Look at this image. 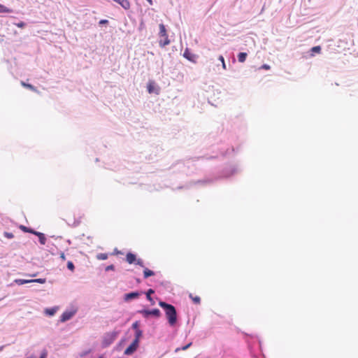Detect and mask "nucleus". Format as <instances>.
Listing matches in <instances>:
<instances>
[{
  "mask_svg": "<svg viewBox=\"0 0 358 358\" xmlns=\"http://www.w3.org/2000/svg\"><path fill=\"white\" fill-rule=\"evenodd\" d=\"M189 298L192 300L194 303L195 304H199L201 302V299L198 296H193L192 294H189Z\"/></svg>",
  "mask_w": 358,
  "mask_h": 358,
  "instance_id": "obj_27",
  "label": "nucleus"
},
{
  "mask_svg": "<svg viewBox=\"0 0 358 358\" xmlns=\"http://www.w3.org/2000/svg\"><path fill=\"white\" fill-rule=\"evenodd\" d=\"M114 270H115V266L113 264H110L105 268L106 271H114Z\"/></svg>",
  "mask_w": 358,
  "mask_h": 358,
  "instance_id": "obj_40",
  "label": "nucleus"
},
{
  "mask_svg": "<svg viewBox=\"0 0 358 358\" xmlns=\"http://www.w3.org/2000/svg\"><path fill=\"white\" fill-rule=\"evenodd\" d=\"M189 162H185L183 161L179 160L177 161L176 163L173 164L170 167L171 169L173 170V172H181L182 173H185L186 175L190 174V171H189Z\"/></svg>",
  "mask_w": 358,
  "mask_h": 358,
  "instance_id": "obj_4",
  "label": "nucleus"
},
{
  "mask_svg": "<svg viewBox=\"0 0 358 358\" xmlns=\"http://www.w3.org/2000/svg\"><path fill=\"white\" fill-rule=\"evenodd\" d=\"M4 236L6 238H8L9 239H11L14 237V235L13 234V233L11 232H7V231H5L4 234H3Z\"/></svg>",
  "mask_w": 358,
  "mask_h": 358,
  "instance_id": "obj_36",
  "label": "nucleus"
},
{
  "mask_svg": "<svg viewBox=\"0 0 358 358\" xmlns=\"http://www.w3.org/2000/svg\"><path fill=\"white\" fill-rule=\"evenodd\" d=\"M136 281H137V282H138V283H139V282H141V280H140L139 278H136Z\"/></svg>",
  "mask_w": 358,
  "mask_h": 358,
  "instance_id": "obj_53",
  "label": "nucleus"
},
{
  "mask_svg": "<svg viewBox=\"0 0 358 358\" xmlns=\"http://www.w3.org/2000/svg\"><path fill=\"white\" fill-rule=\"evenodd\" d=\"M146 1L149 3L150 5H151V6L153 5L152 0H146Z\"/></svg>",
  "mask_w": 358,
  "mask_h": 358,
  "instance_id": "obj_46",
  "label": "nucleus"
},
{
  "mask_svg": "<svg viewBox=\"0 0 358 358\" xmlns=\"http://www.w3.org/2000/svg\"><path fill=\"white\" fill-rule=\"evenodd\" d=\"M215 156H210V157H207V159H213V158H215Z\"/></svg>",
  "mask_w": 358,
  "mask_h": 358,
  "instance_id": "obj_52",
  "label": "nucleus"
},
{
  "mask_svg": "<svg viewBox=\"0 0 358 358\" xmlns=\"http://www.w3.org/2000/svg\"><path fill=\"white\" fill-rule=\"evenodd\" d=\"M97 358H105L103 355H99Z\"/></svg>",
  "mask_w": 358,
  "mask_h": 358,
  "instance_id": "obj_51",
  "label": "nucleus"
},
{
  "mask_svg": "<svg viewBox=\"0 0 358 358\" xmlns=\"http://www.w3.org/2000/svg\"><path fill=\"white\" fill-rule=\"evenodd\" d=\"M120 333V330H114L104 334L101 341V347L103 348L109 347L116 340Z\"/></svg>",
  "mask_w": 358,
  "mask_h": 358,
  "instance_id": "obj_3",
  "label": "nucleus"
},
{
  "mask_svg": "<svg viewBox=\"0 0 358 358\" xmlns=\"http://www.w3.org/2000/svg\"><path fill=\"white\" fill-rule=\"evenodd\" d=\"M203 158H204V157L202 156V157H194L192 159H193V161H196V160L203 159Z\"/></svg>",
  "mask_w": 358,
  "mask_h": 358,
  "instance_id": "obj_45",
  "label": "nucleus"
},
{
  "mask_svg": "<svg viewBox=\"0 0 358 358\" xmlns=\"http://www.w3.org/2000/svg\"><path fill=\"white\" fill-rule=\"evenodd\" d=\"M114 252H115V254H119L120 252V251H118L117 248H115V250H114Z\"/></svg>",
  "mask_w": 358,
  "mask_h": 358,
  "instance_id": "obj_48",
  "label": "nucleus"
},
{
  "mask_svg": "<svg viewBox=\"0 0 358 358\" xmlns=\"http://www.w3.org/2000/svg\"><path fill=\"white\" fill-rule=\"evenodd\" d=\"M159 306L164 310L169 324L171 327H174L178 321L175 306L163 301H159Z\"/></svg>",
  "mask_w": 358,
  "mask_h": 358,
  "instance_id": "obj_2",
  "label": "nucleus"
},
{
  "mask_svg": "<svg viewBox=\"0 0 358 358\" xmlns=\"http://www.w3.org/2000/svg\"><path fill=\"white\" fill-rule=\"evenodd\" d=\"M115 3L120 5L124 10H129L131 7L130 2L128 0H117Z\"/></svg>",
  "mask_w": 358,
  "mask_h": 358,
  "instance_id": "obj_13",
  "label": "nucleus"
},
{
  "mask_svg": "<svg viewBox=\"0 0 358 358\" xmlns=\"http://www.w3.org/2000/svg\"><path fill=\"white\" fill-rule=\"evenodd\" d=\"M182 188H184V186H178V187H177V189H182Z\"/></svg>",
  "mask_w": 358,
  "mask_h": 358,
  "instance_id": "obj_50",
  "label": "nucleus"
},
{
  "mask_svg": "<svg viewBox=\"0 0 358 358\" xmlns=\"http://www.w3.org/2000/svg\"><path fill=\"white\" fill-rule=\"evenodd\" d=\"M50 237H51V238H62V236H57V237H56L55 236H51Z\"/></svg>",
  "mask_w": 358,
  "mask_h": 358,
  "instance_id": "obj_49",
  "label": "nucleus"
},
{
  "mask_svg": "<svg viewBox=\"0 0 358 358\" xmlns=\"http://www.w3.org/2000/svg\"><path fill=\"white\" fill-rule=\"evenodd\" d=\"M139 345L140 344L138 343L132 341V342L124 350V354L127 356L133 355L138 350Z\"/></svg>",
  "mask_w": 358,
  "mask_h": 358,
  "instance_id": "obj_9",
  "label": "nucleus"
},
{
  "mask_svg": "<svg viewBox=\"0 0 358 358\" xmlns=\"http://www.w3.org/2000/svg\"><path fill=\"white\" fill-rule=\"evenodd\" d=\"M59 255H60V258L63 261H64L66 259V256H65L64 253L63 252H60Z\"/></svg>",
  "mask_w": 358,
  "mask_h": 358,
  "instance_id": "obj_42",
  "label": "nucleus"
},
{
  "mask_svg": "<svg viewBox=\"0 0 358 358\" xmlns=\"http://www.w3.org/2000/svg\"><path fill=\"white\" fill-rule=\"evenodd\" d=\"M107 253H99L96 255V258L99 260H106L108 259Z\"/></svg>",
  "mask_w": 358,
  "mask_h": 358,
  "instance_id": "obj_31",
  "label": "nucleus"
},
{
  "mask_svg": "<svg viewBox=\"0 0 358 358\" xmlns=\"http://www.w3.org/2000/svg\"><path fill=\"white\" fill-rule=\"evenodd\" d=\"M47 247L49 248L50 249H48V250L52 254V255H55V252L52 251V247H55L56 248L55 245L54 243H51L50 245V243H48L47 245Z\"/></svg>",
  "mask_w": 358,
  "mask_h": 358,
  "instance_id": "obj_37",
  "label": "nucleus"
},
{
  "mask_svg": "<svg viewBox=\"0 0 358 358\" xmlns=\"http://www.w3.org/2000/svg\"><path fill=\"white\" fill-rule=\"evenodd\" d=\"M31 283V279L27 280V279H15L13 282L10 285V286H13L14 284H16L17 285H22L24 284Z\"/></svg>",
  "mask_w": 358,
  "mask_h": 358,
  "instance_id": "obj_15",
  "label": "nucleus"
},
{
  "mask_svg": "<svg viewBox=\"0 0 358 358\" xmlns=\"http://www.w3.org/2000/svg\"><path fill=\"white\" fill-rule=\"evenodd\" d=\"M108 23H109V21L106 19H102V20H99V24L100 26L107 25Z\"/></svg>",
  "mask_w": 358,
  "mask_h": 358,
  "instance_id": "obj_35",
  "label": "nucleus"
},
{
  "mask_svg": "<svg viewBox=\"0 0 358 358\" xmlns=\"http://www.w3.org/2000/svg\"><path fill=\"white\" fill-rule=\"evenodd\" d=\"M3 346H0V352L3 350Z\"/></svg>",
  "mask_w": 358,
  "mask_h": 358,
  "instance_id": "obj_54",
  "label": "nucleus"
},
{
  "mask_svg": "<svg viewBox=\"0 0 358 358\" xmlns=\"http://www.w3.org/2000/svg\"><path fill=\"white\" fill-rule=\"evenodd\" d=\"M27 358H31V357H27Z\"/></svg>",
  "mask_w": 358,
  "mask_h": 358,
  "instance_id": "obj_58",
  "label": "nucleus"
},
{
  "mask_svg": "<svg viewBox=\"0 0 358 358\" xmlns=\"http://www.w3.org/2000/svg\"><path fill=\"white\" fill-rule=\"evenodd\" d=\"M218 60L222 62V66L224 69H227V66H226V64H225V61H224V58L222 55H220L219 57H218Z\"/></svg>",
  "mask_w": 358,
  "mask_h": 358,
  "instance_id": "obj_33",
  "label": "nucleus"
},
{
  "mask_svg": "<svg viewBox=\"0 0 358 358\" xmlns=\"http://www.w3.org/2000/svg\"><path fill=\"white\" fill-rule=\"evenodd\" d=\"M77 313V309L66 310L59 317L60 322H66L70 320Z\"/></svg>",
  "mask_w": 358,
  "mask_h": 358,
  "instance_id": "obj_7",
  "label": "nucleus"
},
{
  "mask_svg": "<svg viewBox=\"0 0 358 358\" xmlns=\"http://www.w3.org/2000/svg\"><path fill=\"white\" fill-rule=\"evenodd\" d=\"M159 36L160 37L168 36L165 25L162 23V24H159Z\"/></svg>",
  "mask_w": 358,
  "mask_h": 358,
  "instance_id": "obj_19",
  "label": "nucleus"
},
{
  "mask_svg": "<svg viewBox=\"0 0 358 358\" xmlns=\"http://www.w3.org/2000/svg\"><path fill=\"white\" fill-rule=\"evenodd\" d=\"M80 224V219H74V222L73 223L71 224V227H76L78 226H79V224Z\"/></svg>",
  "mask_w": 358,
  "mask_h": 358,
  "instance_id": "obj_39",
  "label": "nucleus"
},
{
  "mask_svg": "<svg viewBox=\"0 0 358 358\" xmlns=\"http://www.w3.org/2000/svg\"><path fill=\"white\" fill-rule=\"evenodd\" d=\"M65 223H66L69 226H71L69 223L67 222V221H65Z\"/></svg>",
  "mask_w": 358,
  "mask_h": 358,
  "instance_id": "obj_55",
  "label": "nucleus"
},
{
  "mask_svg": "<svg viewBox=\"0 0 358 358\" xmlns=\"http://www.w3.org/2000/svg\"><path fill=\"white\" fill-rule=\"evenodd\" d=\"M15 25L19 28H24L26 27L27 24L24 22L20 21L16 23Z\"/></svg>",
  "mask_w": 358,
  "mask_h": 358,
  "instance_id": "obj_38",
  "label": "nucleus"
},
{
  "mask_svg": "<svg viewBox=\"0 0 358 358\" xmlns=\"http://www.w3.org/2000/svg\"><path fill=\"white\" fill-rule=\"evenodd\" d=\"M143 335V331L142 330H137L134 331V341L140 344L141 339L142 338Z\"/></svg>",
  "mask_w": 358,
  "mask_h": 358,
  "instance_id": "obj_18",
  "label": "nucleus"
},
{
  "mask_svg": "<svg viewBox=\"0 0 358 358\" xmlns=\"http://www.w3.org/2000/svg\"><path fill=\"white\" fill-rule=\"evenodd\" d=\"M147 90L150 94H159V87L156 85L153 80H150L147 84Z\"/></svg>",
  "mask_w": 358,
  "mask_h": 358,
  "instance_id": "obj_10",
  "label": "nucleus"
},
{
  "mask_svg": "<svg viewBox=\"0 0 358 358\" xmlns=\"http://www.w3.org/2000/svg\"><path fill=\"white\" fill-rule=\"evenodd\" d=\"M113 1L115 2L117 0H113Z\"/></svg>",
  "mask_w": 358,
  "mask_h": 358,
  "instance_id": "obj_57",
  "label": "nucleus"
},
{
  "mask_svg": "<svg viewBox=\"0 0 358 358\" xmlns=\"http://www.w3.org/2000/svg\"><path fill=\"white\" fill-rule=\"evenodd\" d=\"M23 275H25V276H29V277H32V278H34V277H36V276L38 275V273H32V274H30V273H24Z\"/></svg>",
  "mask_w": 358,
  "mask_h": 358,
  "instance_id": "obj_41",
  "label": "nucleus"
},
{
  "mask_svg": "<svg viewBox=\"0 0 358 358\" xmlns=\"http://www.w3.org/2000/svg\"><path fill=\"white\" fill-rule=\"evenodd\" d=\"M140 321H135L132 325H131V329L135 331H137V330H141L139 327H140Z\"/></svg>",
  "mask_w": 358,
  "mask_h": 358,
  "instance_id": "obj_30",
  "label": "nucleus"
},
{
  "mask_svg": "<svg viewBox=\"0 0 358 358\" xmlns=\"http://www.w3.org/2000/svg\"><path fill=\"white\" fill-rule=\"evenodd\" d=\"M164 38V40H160L159 42V46L162 48L165 47L170 43V40L169 39L168 36Z\"/></svg>",
  "mask_w": 358,
  "mask_h": 358,
  "instance_id": "obj_26",
  "label": "nucleus"
},
{
  "mask_svg": "<svg viewBox=\"0 0 358 358\" xmlns=\"http://www.w3.org/2000/svg\"><path fill=\"white\" fill-rule=\"evenodd\" d=\"M247 56V52H240L237 55L238 61L241 63L244 62L246 60Z\"/></svg>",
  "mask_w": 358,
  "mask_h": 358,
  "instance_id": "obj_21",
  "label": "nucleus"
},
{
  "mask_svg": "<svg viewBox=\"0 0 358 358\" xmlns=\"http://www.w3.org/2000/svg\"><path fill=\"white\" fill-rule=\"evenodd\" d=\"M20 229L23 232L29 233V234H34V233L36 232V231L34 229L31 228V227H26V226H24V225H20Z\"/></svg>",
  "mask_w": 358,
  "mask_h": 358,
  "instance_id": "obj_20",
  "label": "nucleus"
},
{
  "mask_svg": "<svg viewBox=\"0 0 358 358\" xmlns=\"http://www.w3.org/2000/svg\"><path fill=\"white\" fill-rule=\"evenodd\" d=\"M183 57L190 62H195L196 55L189 48H186L183 52Z\"/></svg>",
  "mask_w": 358,
  "mask_h": 358,
  "instance_id": "obj_11",
  "label": "nucleus"
},
{
  "mask_svg": "<svg viewBox=\"0 0 358 358\" xmlns=\"http://www.w3.org/2000/svg\"><path fill=\"white\" fill-rule=\"evenodd\" d=\"M38 358H47V353L45 352H42Z\"/></svg>",
  "mask_w": 358,
  "mask_h": 358,
  "instance_id": "obj_44",
  "label": "nucleus"
},
{
  "mask_svg": "<svg viewBox=\"0 0 358 358\" xmlns=\"http://www.w3.org/2000/svg\"><path fill=\"white\" fill-rule=\"evenodd\" d=\"M257 341H258V343L259 344V348H262L261 341L259 339V338H257Z\"/></svg>",
  "mask_w": 358,
  "mask_h": 358,
  "instance_id": "obj_47",
  "label": "nucleus"
},
{
  "mask_svg": "<svg viewBox=\"0 0 358 358\" xmlns=\"http://www.w3.org/2000/svg\"><path fill=\"white\" fill-rule=\"evenodd\" d=\"M91 349H89L87 350H85V351H83L80 354V357H86L88 354H90L91 352Z\"/></svg>",
  "mask_w": 358,
  "mask_h": 358,
  "instance_id": "obj_34",
  "label": "nucleus"
},
{
  "mask_svg": "<svg viewBox=\"0 0 358 358\" xmlns=\"http://www.w3.org/2000/svg\"><path fill=\"white\" fill-rule=\"evenodd\" d=\"M34 235L38 238V242L40 244L45 245L46 243L47 238L45 234L36 231V232L34 233Z\"/></svg>",
  "mask_w": 358,
  "mask_h": 358,
  "instance_id": "obj_12",
  "label": "nucleus"
},
{
  "mask_svg": "<svg viewBox=\"0 0 358 358\" xmlns=\"http://www.w3.org/2000/svg\"><path fill=\"white\" fill-rule=\"evenodd\" d=\"M155 275V272L148 268H145L143 270V277L144 278H148Z\"/></svg>",
  "mask_w": 358,
  "mask_h": 358,
  "instance_id": "obj_22",
  "label": "nucleus"
},
{
  "mask_svg": "<svg viewBox=\"0 0 358 358\" xmlns=\"http://www.w3.org/2000/svg\"><path fill=\"white\" fill-rule=\"evenodd\" d=\"M126 261L129 264H136V265H138L140 266L141 267H144V263H143V261L140 259V258H137L136 257V255L131 252H129L127 253L126 255Z\"/></svg>",
  "mask_w": 358,
  "mask_h": 358,
  "instance_id": "obj_6",
  "label": "nucleus"
},
{
  "mask_svg": "<svg viewBox=\"0 0 358 358\" xmlns=\"http://www.w3.org/2000/svg\"><path fill=\"white\" fill-rule=\"evenodd\" d=\"M58 310V307L57 306H53V307H51V308H45V313L46 315L49 316V317H52V316H54L55 315V313H57Z\"/></svg>",
  "mask_w": 358,
  "mask_h": 358,
  "instance_id": "obj_14",
  "label": "nucleus"
},
{
  "mask_svg": "<svg viewBox=\"0 0 358 358\" xmlns=\"http://www.w3.org/2000/svg\"><path fill=\"white\" fill-rule=\"evenodd\" d=\"M321 47L320 45L313 46L308 52L310 57L315 56L316 54H319L321 52Z\"/></svg>",
  "mask_w": 358,
  "mask_h": 358,
  "instance_id": "obj_16",
  "label": "nucleus"
},
{
  "mask_svg": "<svg viewBox=\"0 0 358 358\" xmlns=\"http://www.w3.org/2000/svg\"><path fill=\"white\" fill-rule=\"evenodd\" d=\"M261 68L263 69H266L267 70V69H270V66L265 64H263Z\"/></svg>",
  "mask_w": 358,
  "mask_h": 358,
  "instance_id": "obj_43",
  "label": "nucleus"
},
{
  "mask_svg": "<svg viewBox=\"0 0 358 358\" xmlns=\"http://www.w3.org/2000/svg\"><path fill=\"white\" fill-rule=\"evenodd\" d=\"M137 313L141 314L145 318H149L150 317L158 318L161 316L160 310L156 308L152 309L143 308L138 310Z\"/></svg>",
  "mask_w": 358,
  "mask_h": 358,
  "instance_id": "obj_5",
  "label": "nucleus"
},
{
  "mask_svg": "<svg viewBox=\"0 0 358 358\" xmlns=\"http://www.w3.org/2000/svg\"><path fill=\"white\" fill-rule=\"evenodd\" d=\"M46 282V278H35L31 279V283L36 282L39 284H44Z\"/></svg>",
  "mask_w": 358,
  "mask_h": 358,
  "instance_id": "obj_29",
  "label": "nucleus"
},
{
  "mask_svg": "<svg viewBox=\"0 0 358 358\" xmlns=\"http://www.w3.org/2000/svg\"><path fill=\"white\" fill-rule=\"evenodd\" d=\"M238 171V166L236 164H229L226 166L220 173V174L215 178H206L202 180H198L196 181H192L189 182L190 185H208L212 184L213 182L219 179H227L234 176Z\"/></svg>",
  "mask_w": 358,
  "mask_h": 358,
  "instance_id": "obj_1",
  "label": "nucleus"
},
{
  "mask_svg": "<svg viewBox=\"0 0 358 358\" xmlns=\"http://www.w3.org/2000/svg\"><path fill=\"white\" fill-rule=\"evenodd\" d=\"M144 292L133 291L124 294L123 299L125 302H129L132 300L137 299Z\"/></svg>",
  "mask_w": 358,
  "mask_h": 358,
  "instance_id": "obj_8",
  "label": "nucleus"
},
{
  "mask_svg": "<svg viewBox=\"0 0 358 358\" xmlns=\"http://www.w3.org/2000/svg\"><path fill=\"white\" fill-rule=\"evenodd\" d=\"M192 345V342H189V343H188L187 344H186V345H183V346H182V347L177 348L176 349V350H175V351L177 352L180 351V350H187V349H188V348H189Z\"/></svg>",
  "mask_w": 358,
  "mask_h": 358,
  "instance_id": "obj_28",
  "label": "nucleus"
},
{
  "mask_svg": "<svg viewBox=\"0 0 358 358\" xmlns=\"http://www.w3.org/2000/svg\"><path fill=\"white\" fill-rule=\"evenodd\" d=\"M67 243L71 244V241H70V240H68V241H67Z\"/></svg>",
  "mask_w": 358,
  "mask_h": 358,
  "instance_id": "obj_56",
  "label": "nucleus"
},
{
  "mask_svg": "<svg viewBox=\"0 0 358 358\" xmlns=\"http://www.w3.org/2000/svg\"><path fill=\"white\" fill-rule=\"evenodd\" d=\"M155 293V290L152 288L148 289L146 292H144L143 294H145L146 299L148 301H149L152 304H154L155 301L151 296V294Z\"/></svg>",
  "mask_w": 358,
  "mask_h": 358,
  "instance_id": "obj_17",
  "label": "nucleus"
},
{
  "mask_svg": "<svg viewBox=\"0 0 358 358\" xmlns=\"http://www.w3.org/2000/svg\"><path fill=\"white\" fill-rule=\"evenodd\" d=\"M21 85H22L23 87H26V88H27V89L30 90H31V91H33V92H37V89H36V87H34V85H32L31 84L27 83H25V82H24V81H21Z\"/></svg>",
  "mask_w": 358,
  "mask_h": 358,
  "instance_id": "obj_24",
  "label": "nucleus"
},
{
  "mask_svg": "<svg viewBox=\"0 0 358 358\" xmlns=\"http://www.w3.org/2000/svg\"><path fill=\"white\" fill-rule=\"evenodd\" d=\"M13 13V10L10 8H7L3 4L0 3V13Z\"/></svg>",
  "mask_w": 358,
  "mask_h": 358,
  "instance_id": "obj_25",
  "label": "nucleus"
},
{
  "mask_svg": "<svg viewBox=\"0 0 358 358\" xmlns=\"http://www.w3.org/2000/svg\"><path fill=\"white\" fill-rule=\"evenodd\" d=\"M66 267L69 270H70L71 271L73 272L74 270H75V266H74V264L73 263V262L71 261H69L67 262V264H66Z\"/></svg>",
  "mask_w": 358,
  "mask_h": 358,
  "instance_id": "obj_32",
  "label": "nucleus"
},
{
  "mask_svg": "<svg viewBox=\"0 0 358 358\" xmlns=\"http://www.w3.org/2000/svg\"><path fill=\"white\" fill-rule=\"evenodd\" d=\"M235 149L234 147H232L231 149H227L226 150H222V149H220V152L223 157H227L230 155L231 152H234Z\"/></svg>",
  "mask_w": 358,
  "mask_h": 358,
  "instance_id": "obj_23",
  "label": "nucleus"
}]
</instances>
